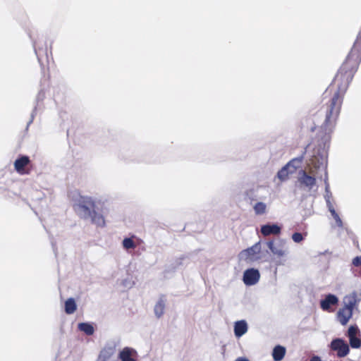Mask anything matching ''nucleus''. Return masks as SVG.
<instances>
[{"mask_svg": "<svg viewBox=\"0 0 361 361\" xmlns=\"http://www.w3.org/2000/svg\"><path fill=\"white\" fill-rule=\"evenodd\" d=\"M358 302L359 300L355 293H353L344 297V305L342 308L338 310L336 314L337 319L342 325H346L348 324L353 316V310L357 305Z\"/></svg>", "mask_w": 361, "mask_h": 361, "instance_id": "f257e3e1", "label": "nucleus"}, {"mask_svg": "<svg viewBox=\"0 0 361 361\" xmlns=\"http://www.w3.org/2000/svg\"><path fill=\"white\" fill-rule=\"evenodd\" d=\"M76 212H83L84 218L91 216V212L94 210L95 203L92 197L81 196L73 206Z\"/></svg>", "mask_w": 361, "mask_h": 361, "instance_id": "f03ea898", "label": "nucleus"}, {"mask_svg": "<svg viewBox=\"0 0 361 361\" xmlns=\"http://www.w3.org/2000/svg\"><path fill=\"white\" fill-rule=\"evenodd\" d=\"M298 182L302 186L308 188L309 190L316 185V177L314 170H310L309 173L305 170L299 171Z\"/></svg>", "mask_w": 361, "mask_h": 361, "instance_id": "7ed1b4c3", "label": "nucleus"}, {"mask_svg": "<svg viewBox=\"0 0 361 361\" xmlns=\"http://www.w3.org/2000/svg\"><path fill=\"white\" fill-rule=\"evenodd\" d=\"M330 348L331 350L336 352V355L338 357H344L348 355L350 352L348 344L341 338L332 340L330 344Z\"/></svg>", "mask_w": 361, "mask_h": 361, "instance_id": "20e7f679", "label": "nucleus"}, {"mask_svg": "<svg viewBox=\"0 0 361 361\" xmlns=\"http://www.w3.org/2000/svg\"><path fill=\"white\" fill-rule=\"evenodd\" d=\"M30 164L31 161L29 157L21 155L17 159H16L13 166L18 173L20 175H25L29 174L30 172V169L29 168Z\"/></svg>", "mask_w": 361, "mask_h": 361, "instance_id": "39448f33", "label": "nucleus"}, {"mask_svg": "<svg viewBox=\"0 0 361 361\" xmlns=\"http://www.w3.org/2000/svg\"><path fill=\"white\" fill-rule=\"evenodd\" d=\"M347 336L353 348H360L361 347L360 332L356 325H352L349 327Z\"/></svg>", "mask_w": 361, "mask_h": 361, "instance_id": "423d86ee", "label": "nucleus"}, {"mask_svg": "<svg viewBox=\"0 0 361 361\" xmlns=\"http://www.w3.org/2000/svg\"><path fill=\"white\" fill-rule=\"evenodd\" d=\"M338 302L339 300L337 296L333 294H328L320 301V307L324 311L333 312L334 311L333 307L337 306Z\"/></svg>", "mask_w": 361, "mask_h": 361, "instance_id": "0eeeda50", "label": "nucleus"}, {"mask_svg": "<svg viewBox=\"0 0 361 361\" xmlns=\"http://www.w3.org/2000/svg\"><path fill=\"white\" fill-rule=\"evenodd\" d=\"M116 352V346L114 345H105L100 351L96 361H117L115 359Z\"/></svg>", "mask_w": 361, "mask_h": 361, "instance_id": "6e6552de", "label": "nucleus"}, {"mask_svg": "<svg viewBox=\"0 0 361 361\" xmlns=\"http://www.w3.org/2000/svg\"><path fill=\"white\" fill-rule=\"evenodd\" d=\"M260 278V274L257 269L251 268L245 271L243 274V282L247 286L256 284Z\"/></svg>", "mask_w": 361, "mask_h": 361, "instance_id": "1a4fd4ad", "label": "nucleus"}, {"mask_svg": "<svg viewBox=\"0 0 361 361\" xmlns=\"http://www.w3.org/2000/svg\"><path fill=\"white\" fill-rule=\"evenodd\" d=\"M293 161L294 160L289 161L281 170L279 171L277 177L281 181L286 180L289 177V174L295 172L296 167L293 165Z\"/></svg>", "mask_w": 361, "mask_h": 361, "instance_id": "9d476101", "label": "nucleus"}, {"mask_svg": "<svg viewBox=\"0 0 361 361\" xmlns=\"http://www.w3.org/2000/svg\"><path fill=\"white\" fill-rule=\"evenodd\" d=\"M137 356L136 350L129 347H125L118 355L121 361H136Z\"/></svg>", "mask_w": 361, "mask_h": 361, "instance_id": "9b49d317", "label": "nucleus"}, {"mask_svg": "<svg viewBox=\"0 0 361 361\" xmlns=\"http://www.w3.org/2000/svg\"><path fill=\"white\" fill-rule=\"evenodd\" d=\"M261 233L264 236L278 235L281 233V228L276 224H266L261 227Z\"/></svg>", "mask_w": 361, "mask_h": 361, "instance_id": "f8f14e48", "label": "nucleus"}, {"mask_svg": "<svg viewBox=\"0 0 361 361\" xmlns=\"http://www.w3.org/2000/svg\"><path fill=\"white\" fill-rule=\"evenodd\" d=\"M247 331V324L245 321L240 320L235 323L234 333L236 337H240Z\"/></svg>", "mask_w": 361, "mask_h": 361, "instance_id": "ddd939ff", "label": "nucleus"}, {"mask_svg": "<svg viewBox=\"0 0 361 361\" xmlns=\"http://www.w3.org/2000/svg\"><path fill=\"white\" fill-rule=\"evenodd\" d=\"M88 217H90L92 222L97 226L100 227H104L105 226V220L104 216L102 214L96 212L95 210H93L91 212V216H87V218Z\"/></svg>", "mask_w": 361, "mask_h": 361, "instance_id": "4468645a", "label": "nucleus"}, {"mask_svg": "<svg viewBox=\"0 0 361 361\" xmlns=\"http://www.w3.org/2000/svg\"><path fill=\"white\" fill-rule=\"evenodd\" d=\"M286 354V348L281 345H276L272 353L273 359L275 361L281 360Z\"/></svg>", "mask_w": 361, "mask_h": 361, "instance_id": "2eb2a0df", "label": "nucleus"}, {"mask_svg": "<svg viewBox=\"0 0 361 361\" xmlns=\"http://www.w3.org/2000/svg\"><path fill=\"white\" fill-rule=\"evenodd\" d=\"M164 309L165 301L162 298H160L154 306V310L155 315L158 318H160L164 313Z\"/></svg>", "mask_w": 361, "mask_h": 361, "instance_id": "dca6fc26", "label": "nucleus"}, {"mask_svg": "<svg viewBox=\"0 0 361 361\" xmlns=\"http://www.w3.org/2000/svg\"><path fill=\"white\" fill-rule=\"evenodd\" d=\"M77 309V305L73 298H68L65 302V312L68 314H73Z\"/></svg>", "mask_w": 361, "mask_h": 361, "instance_id": "f3484780", "label": "nucleus"}, {"mask_svg": "<svg viewBox=\"0 0 361 361\" xmlns=\"http://www.w3.org/2000/svg\"><path fill=\"white\" fill-rule=\"evenodd\" d=\"M78 329L80 331L85 333L87 336L92 335L94 331L92 325L88 323H80L78 324Z\"/></svg>", "mask_w": 361, "mask_h": 361, "instance_id": "a211bd4d", "label": "nucleus"}, {"mask_svg": "<svg viewBox=\"0 0 361 361\" xmlns=\"http://www.w3.org/2000/svg\"><path fill=\"white\" fill-rule=\"evenodd\" d=\"M253 209H254L255 214L262 215L266 213L267 205L264 202H259L255 204Z\"/></svg>", "mask_w": 361, "mask_h": 361, "instance_id": "6ab92c4d", "label": "nucleus"}, {"mask_svg": "<svg viewBox=\"0 0 361 361\" xmlns=\"http://www.w3.org/2000/svg\"><path fill=\"white\" fill-rule=\"evenodd\" d=\"M260 246L259 243H255L251 247L245 250L243 253L245 254L247 257H250L254 256L257 252H259Z\"/></svg>", "mask_w": 361, "mask_h": 361, "instance_id": "aec40b11", "label": "nucleus"}, {"mask_svg": "<svg viewBox=\"0 0 361 361\" xmlns=\"http://www.w3.org/2000/svg\"><path fill=\"white\" fill-rule=\"evenodd\" d=\"M267 246L269 248V250L271 251V252L279 257H281V256H283L284 254H285V252L284 250H283L282 249H279V248H276L275 246H274V241H269L267 243Z\"/></svg>", "mask_w": 361, "mask_h": 361, "instance_id": "412c9836", "label": "nucleus"}, {"mask_svg": "<svg viewBox=\"0 0 361 361\" xmlns=\"http://www.w3.org/2000/svg\"><path fill=\"white\" fill-rule=\"evenodd\" d=\"M327 204H328L329 210L331 212L333 217L334 218V219L336 221L338 225L341 226L342 221H341L338 214L335 211L334 207L332 206V204H331V202L329 201L327 202Z\"/></svg>", "mask_w": 361, "mask_h": 361, "instance_id": "4be33fe9", "label": "nucleus"}, {"mask_svg": "<svg viewBox=\"0 0 361 361\" xmlns=\"http://www.w3.org/2000/svg\"><path fill=\"white\" fill-rule=\"evenodd\" d=\"M123 246L125 249H134L136 247V244L131 238H126L123 240Z\"/></svg>", "mask_w": 361, "mask_h": 361, "instance_id": "5701e85b", "label": "nucleus"}, {"mask_svg": "<svg viewBox=\"0 0 361 361\" xmlns=\"http://www.w3.org/2000/svg\"><path fill=\"white\" fill-rule=\"evenodd\" d=\"M292 239L295 243H300L303 240V236L300 233H294L292 235Z\"/></svg>", "mask_w": 361, "mask_h": 361, "instance_id": "b1692460", "label": "nucleus"}, {"mask_svg": "<svg viewBox=\"0 0 361 361\" xmlns=\"http://www.w3.org/2000/svg\"><path fill=\"white\" fill-rule=\"evenodd\" d=\"M352 264L356 267L361 266V256H357L353 258Z\"/></svg>", "mask_w": 361, "mask_h": 361, "instance_id": "393cba45", "label": "nucleus"}, {"mask_svg": "<svg viewBox=\"0 0 361 361\" xmlns=\"http://www.w3.org/2000/svg\"><path fill=\"white\" fill-rule=\"evenodd\" d=\"M35 53L38 57V60L40 61V50L37 49L36 44H35Z\"/></svg>", "mask_w": 361, "mask_h": 361, "instance_id": "a878e982", "label": "nucleus"}, {"mask_svg": "<svg viewBox=\"0 0 361 361\" xmlns=\"http://www.w3.org/2000/svg\"><path fill=\"white\" fill-rule=\"evenodd\" d=\"M310 361H322L319 356H313L311 357Z\"/></svg>", "mask_w": 361, "mask_h": 361, "instance_id": "bb28decb", "label": "nucleus"}, {"mask_svg": "<svg viewBox=\"0 0 361 361\" xmlns=\"http://www.w3.org/2000/svg\"><path fill=\"white\" fill-rule=\"evenodd\" d=\"M235 361H250L245 357H238L235 360Z\"/></svg>", "mask_w": 361, "mask_h": 361, "instance_id": "cd10ccee", "label": "nucleus"}]
</instances>
